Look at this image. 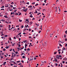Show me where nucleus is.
Masks as SVG:
<instances>
[{
	"mask_svg": "<svg viewBox=\"0 0 67 67\" xmlns=\"http://www.w3.org/2000/svg\"><path fill=\"white\" fill-rule=\"evenodd\" d=\"M5 22V23H7V24H8V23H9V22H8L7 21H6Z\"/></svg>",
	"mask_w": 67,
	"mask_h": 67,
	"instance_id": "19",
	"label": "nucleus"
},
{
	"mask_svg": "<svg viewBox=\"0 0 67 67\" xmlns=\"http://www.w3.org/2000/svg\"><path fill=\"white\" fill-rule=\"evenodd\" d=\"M29 19H26V21H29Z\"/></svg>",
	"mask_w": 67,
	"mask_h": 67,
	"instance_id": "21",
	"label": "nucleus"
},
{
	"mask_svg": "<svg viewBox=\"0 0 67 67\" xmlns=\"http://www.w3.org/2000/svg\"><path fill=\"white\" fill-rule=\"evenodd\" d=\"M61 67H63V64H61Z\"/></svg>",
	"mask_w": 67,
	"mask_h": 67,
	"instance_id": "63",
	"label": "nucleus"
},
{
	"mask_svg": "<svg viewBox=\"0 0 67 67\" xmlns=\"http://www.w3.org/2000/svg\"><path fill=\"white\" fill-rule=\"evenodd\" d=\"M10 65L11 66H13V64H12V63H10Z\"/></svg>",
	"mask_w": 67,
	"mask_h": 67,
	"instance_id": "38",
	"label": "nucleus"
},
{
	"mask_svg": "<svg viewBox=\"0 0 67 67\" xmlns=\"http://www.w3.org/2000/svg\"><path fill=\"white\" fill-rule=\"evenodd\" d=\"M0 26H1V27H3V25H0Z\"/></svg>",
	"mask_w": 67,
	"mask_h": 67,
	"instance_id": "18",
	"label": "nucleus"
},
{
	"mask_svg": "<svg viewBox=\"0 0 67 67\" xmlns=\"http://www.w3.org/2000/svg\"><path fill=\"white\" fill-rule=\"evenodd\" d=\"M56 53H57V52H54V54H56Z\"/></svg>",
	"mask_w": 67,
	"mask_h": 67,
	"instance_id": "24",
	"label": "nucleus"
},
{
	"mask_svg": "<svg viewBox=\"0 0 67 67\" xmlns=\"http://www.w3.org/2000/svg\"><path fill=\"white\" fill-rule=\"evenodd\" d=\"M6 62H5L4 63V64H6Z\"/></svg>",
	"mask_w": 67,
	"mask_h": 67,
	"instance_id": "62",
	"label": "nucleus"
},
{
	"mask_svg": "<svg viewBox=\"0 0 67 67\" xmlns=\"http://www.w3.org/2000/svg\"><path fill=\"white\" fill-rule=\"evenodd\" d=\"M15 14V15H18V13H17L16 14Z\"/></svg>",
	"mask_w": 67,
	"mask_h": 67,
	"instance_id": "64",
	"label": "nucleus"
},
{
	"mask_svg": "<svg viewBox=\"0 0 67 67\" xmlns=\"http://www.w3.org/2000/svg\"><path fill=\"white\" fill-rule=\"evenodd\" d=\"M67 44L66 43V45L65 46V47H67Z\"/></svg>",
	"mask_w": 67,
	"mask_h": 67,
	"instance_id": "34",
	"label": "nucleus"
},
{
	"mask_svg": "<svg viewBox=\"0 0 67 67\" xmlns=\"http://www.w3.org/2000/svg\"><path fill=\"white\" fill-rule=\"evenodd\" d=\"M23 58H25V56L24 55L22 57Z\"/></svg>",
	"mask_w": 67,
	"mask_h": 67,
	"instance_id": "14",
	"label": "nucleus"
},
{
	"mask_svg": "<svg viewBox=\"0 0 67 67\" xmlns=\"http://www.w3.org/2000/svg\"><path fill=\"white\" fill-rule=\"evenodd\" d=\"M1 58L2 59L3 58V57H2V56H1Z\"/></svg>",
	"mask_w": 67,
	"mask_h": 67,
	"instance_id": "49",
	"label": "nucleus"
},
{
	"mask_svg": "<svg viewBox=\"0 0 67 67\" xmlns=\"http://www.w3.org/2000/svg\"><path fill=\"white\" fill-rule=\"evenodd\" d=\"M13 52H14L15 53V51H14V49H13Z\"/></svg>",
	"mask_w": 67,
	"mask_h": 67,
	"instance_id": "36",
	"label": "nucleus"
},
{
	"mask_svg": "<svg viewBox=\"0 0 67 67\" xmlns=\"http://www.w3.org/2000/svg\"><path fill=\"white\" fill-rule=\"evenodd\" d=\"M26 4H28L29 5V2H28L27 3H26Z\"/></svg>",
	"mask_w": 67,
	"mask_h": 67,
	"instance_id": "26",
	"label": "nucleus"
},
{
	"mask_svg": "<svg viewBox=\"0 0 67 67\" xmlns=\"http://www.w3.org/2000/svg\"><path fill=\"white\" fill-rule=\"evenodd\" d=\"M24 1H22L21 2H23V3H24Z\"/></svg>",
	"mask_w": 67,
	"mask_h": 67,
	"instance_id": "50",
	"label": "nucleus"
},
{
	"mask_svg": "<svg viewBox=\"0 0 67 67\" xmlns=\"http://www.w3.org/2000/svg\"><path fill=\"white\" fill-rule=\"evenodd\" d=\"M9 40H10V41H11V38H9Z\"/></svg>",
	"mask_w": 67,
	"mask_h": 67,
	"instance_id": "23",
	"label": "nucleus"
},
{
	"mask_svg": "<svg viewBox=\"0 0 67 67\" xmlns=\"http://www.w3.org/2000/svg\"><path fill=\"white\" fill-rule=\"evenodd\" d=\"M20 34H21V33H19L18 34V35H20Z\"/></svg>",
	"mask_w": 67,
	"mask_h": 67,
	"instance_id": "53",
	"label": "nucleus"
},
{
	"mask_svg": "<svg viewBox=\"0 0 67 67\" xmlns=\"http://www.w3.org/2000/svg\"><path fill=\"white\" fill-rule=\"evenodd\" d=\"M4 17L5 18H8V16H7V15L4 16Z\"/></svg>",
	"mask_w": 67,
	"mask_h": 67,
	"instance_id": "3",
	"label": "nucleus"
},
{
	"mask_svg": "<svg viewBox=\"0 0 67 67\" xmlns=\"http://www.w3.org/2000/svg\"><path fill=\"white\" fill-rule=\"evenodd\" d=\"M65 41H67V39L66 38H65Z\"/></svg>",
	"mask_w": 67,
	"mask_h": 67,
	"instance_id": "44",
	"label": "nucleus"
},
{
	"mask_svg": "<svg viewBox=\"0 0 67 67\" xmlns=\"http://www.w3.org/2000/svg\"><path fill=\"white\" fill-rule=\"evenodd\" d=\"M9 46H6L5 47L6 48H7V49H8V48H9Z\"/></svg>",
	"mask_w": 67,
	"mask_h": 67,
	"instance_id": "5",
	"label": "nucleus"
},
{
	"mask_svg": "<svg viewBox=\"0 0 67 67\" xmlns=\"http://www.w3.org/2000/svg\"><path fill=\"white\" fill-rule=\"evenodd\" d=\"M31 18H33V16H32V15H31L30 16V17L31 18Z\"/></svg>",
	"mask_w": 67,
	"mask_h": 67,
	"instance_id": "31",
	"label": "nucleus"
},
{
	"mask_svg": "<svg viewBox=\"0 0 67 67\" xmlns=\"http://www.w3.org/2000/svg\"><path fill=\"white\" fill-rule=\"evenodd\" d=\"M64 37H66V35H64Z\"/></svg>",
	"mask_w": 67,
	"mask_h": 67,
	"instance_id": "46",
	"label": "nucleus"
},
{
	"mask_svg": "<svg viewBox=\"0 0 67 67\" xmlns=\"http://www.w3.org/2000/svg\"><path fill=\"white\" fill-rule=\"evenodd\" d=\"M12 45L13 46H14V44L13 43H12Z\"/></svg>",
	"mask_w": 67,
	"mask_h": 67,
	"instance_id": "52",
	"label": "nucleus"
},
{
	"mask_svg": "<svg viewBox=\"0 0 67 67\" xmlns=\"http://www.w3.org/2000/svg\"><path fill=\"white\" fill-rule=\"evenodd\" d=\"M44 44H45V45H47V43H46V42H44Z\"/></svg>",
	"mask_w": 67,
	"mask_h": 67,
	"instance_id": "11",
	"label": "nucleus"
},
{
	"mask_svg": "<svg viewBox=\"0 0 67 67\" xmlns=\"http://www.w3.org/2000/svg\"><path fill=\"white\" fill-rule=\"evenodd\" d=\"M19 21L20 22H22V20H20V19H19Z\"/></svg>",
	"mask_w": 67,
	"mask_h": 67,
	"instance_id": "6",
	"label": "nucleus"
},
{
	"mask_svg": "<svg viewBox=\"0 0 67 67\" xmlns=\"http://www.w3.org/2000/svg\"><path fill=\"white\" fill-rule=\"evenodd\" d=\"M33 19H32V20H35V18H33Z\"/></svg>",
	"mask_w": 67,
	"mask_h": 67,
	"instance_id": "57",
	"label": "nucleus"
},
{
	"mask_svg": "<svg viewBox=\"0 0 67 67\" xmlns=\"http://www.w3.org/2000/svg\"><path fill=\"white\" fill-rule=\"evenodd\" d=\"M29 67H31V65H30V64H29Z\"/></svg>",
	"mask_w": 67,
	"mask_h": 67,
	"instance_id": "51",
	"label": "nucleus"
},
{
	"mask_svg": "<svg viewBox=\"0 0 67 67\" xmlns=\"http://www.w3.org/2000/svg\"><path fill=\"white\" fill-rule=\"evenodd\" d=\"M13 6L12 5H11L10 6V7H11V8H12V7H13Z\"/></svg>",
	"mask_w": 67,
	"mask_h": 67,
	"instance_id": "58",
	"label": "nucleus"
},
{
	"mask_svg": "<svg viewBox=\"0 0 67 67\" xmlns=\"http://www.w3.org/2000/svg\"><path fill=\"white\" fill-rule=\"evenodd\" d=\"M42 64L41 65V66H42V65H44V62H43Z\"/></svg>",
	"mask_w": 67,
	"mask_h": 67,
	"instance_id": "16",
	"label": "nucleus"
},
{
	"mask_svg": "<svg viewBox=\"0 0 67 67\" xmlns=\"http://www.w3.org/2000/svg\"><path fill=\"white\" fill-rule=\"evenodd\" d=\"M23 11H25V12H26V9H23Z\"/></svg>",
	"mask_w": 67,
	"mask_h": 67,
	"instance_id": "4",
	"label": "nucleus"
},
{
	"mask_svg": "<svg viewBox=\"0 0 67 67\" xmlns=\"http://www.w3.org/2000/svg\"><path fill=\"white\" fill-rule=\"evenodd\" d=\"M30 23L31 24H33V21H31L30 22Z\"/></svg>",
	"mask_w": 67,
	"mask_h": 67,
	"instance_id": "2",
	"label": "nucleus"
},
{
	"mask_svg": "<svg viewBox=\"0 0 67 67\" xmlns=\"http://www.w3.org/2000/svg\"><path fill=\"white\" fill-rule=\"evenodd\" d=\"M16 55V54H14V56L13 57H15V55Z\"/></svg>",
	"mask_w": 67,
	"mask_h": 67,
	"instance_id": "7",
	"label": "nucleus"
},
{
	"mask_svg": "<svg viewBox=\"0 0 67 67\" xmlns=\"http://www.w3.org/2000/svg\"><path fill=\"white\" fill-rule=\"evenodd\" d=\"M17 30H20V28H18Z\"/></svg>",
	"mask_w": 67,
	"mask_h": 67,
	"instance_id": "39",
	"label": "nucleus"
},
{
	"mask_svg": "<svg viewBox=\"0 0 67 67\" xmlns=\"http://www.w3.org/2000/svg\"><path fill=\"white\" fill-rule=\"evenodd\" d=\"M41 31H39L38 33H41Z\"/></svg>",
	"mask_w": 67,
	"mask_h": 67,
	"instance_id": "41",
	"label": "nucleus"
},
{
	"mask_svg": "<svg viewBox=\"0 0 67 67\" xmlns=\"http://www.w3.org/2000/svg\"><path fill=\"white\" fill-rule=\"evenodd\" d=\"M58 53H59V54H60V52H59Z\"/></svg>",
	"mask_w": 67,
	"mask_h": 67,
	"instance_id": "48",
	"label": "nucleus"
},
{
	"mask_svg": "<svg viewBox=\"0 0 67 67\" xmlns=\"http://www.w3.org/2000/svg\"><path fill=\"white\" fill-rule=\"evenodd\" d=\"M13 38H14L15 40L16 39V37H14Z\"/></svg>",
	"mask_w": 67,
	"mask_h": 67,
	"instance_id": "28",
	"label": "nucleus"
},
{
	"mask_svg": "<svg viewBox=\"0 0 67 67\" xmlns=\"http://www.w3.org/2000/svg\"><path fill=\"white\" fill-rule=\"evenodd\" d=\"M8 36L7 35H6L5 36V37H7Z\"/></svg>",
	"mask_w": 67,
	"mask_h": 67,
	"instance_id": "61",
	"label": "nucleus"
},
{
	"mask_svg": "<svg viewBox=\"0 0 67 67\" xmlns=\"http://www.w3.org/2000/svg\"><path fill=\"white\" fill-rule=\"evenodd\" d=\"M4 35L3 34H2L1 35V36H3Z\"/></svg>",
	"mask_w": 67,
	"mask_h": 67,
	"instance_id": "15",
	"label": "nucleus"
},
{
	"mask_svg": "<svg viewBox=\"0 0 67 67\" xmlns=\"http://www.w3.org/2000/svg\"><path fill=\"white\" fill-rule=\"evenodd\" d=\"M5 50H6V49H5V48H4L3 49V51H5Z\"/></svg>",
	"mask_w": 67,
	"mask_h": 67,
	"instance_id": "12",
	"label": "nucleus"
},
{
	"mask_svg": "<svg viewBox=\"0 0 67 67\" xmlns=\"http://www.w3.org/2000/svg\"><path fill=\"white\" fill-rule=\"evenodd\" d=\"M38 5V4H36V5H35V6H36L37 5Z\"/></svg>",
	"mask_w": 67,
	"mask_h": 67,
	"instance_id": "35",
	"label": "nucleus"
},
{
	"mask_svg": "<svg viewBox=\"0 0 67 67\" xmlns=\"http://www.w3.org/2000/svg\"><path fill=\"white\" fill-rule=\"evenodd\" d=\"M54 60H55L56 62H57V60L56 59Z\"/></svg>",
	"mask_w": 67,
	"mask_h": 67,
	"instance_id": "54",
	"label": "nucleus"
},
{
	"mask_svg": "<svg viewBox=\"0 0 67 67\" xmlns=\"http://www.w3.org/2000/svg\"><path fill=\"white\" fill-rule=\"evenodd\" d=\"M30 49V48H27V51H30V49Z\"/></svg>",
	"mask_w": 67,
	"mask_h": 67,
	"instance_id": "9",
	"label": "nucleus"
},
{
	"mask_svg": "<svg viewBox=\"0 0 67 67\" xmlns=\"http://www.w3.org/2000/svg\"><path fill=\"white\" fill-rule=\"evenodd\" d=\"M36 57H35L34 58V60H36Z\"/></svg>",
	"mask_w": 67,
	"mask_h": 67,
	"instance_id": "40",
	"label": "nucleus"
},
{
	"mask_svg": "<svg viewBox=\"0 0 67 67\" xmlns=\"http://www.w3.org/2000/svg\"><path fill=\"white\" fill-rule=\"evenodd\" d=\"M24 26H23V25H21V28H23Z\"/></svg>",
	"mask_w": 67,
	"mask_h": 67,
	"instance_id": "22",
	"label": "nucleus"
},
{
	"mask_svg": "<svg viewBox=\"0 0 67 67\" xmlns=\"http://www.w3.org/2000/svg\"><path fill=\"white\" fill-rule=\"evenodd\" d=\"M44 63H46V61H44Z\"/></svg>",
	"mask_w": 67,
	"mask_h": 67,
	"instance_id": "55",
	"label": "nucleus"
},
{
	"mask_svg": "<svg viewBox=\"0 0 67 67\" xmlns=\"http://www.w3.org/2000/svg\"><path fill=\"white\" fill-rule=\"evenodd\" d=\"M1 21H3V22H5V20H4L3 19L1 20Z\"/></svg>",
	"mask_w": 67,
	"mask_h": 67,
	"instance_id": "1",
	"label": "nucleus"
},
{
	"mask_svg": "<svg viewBox=\"0 0 67 67\" xmlns=\"http://www.w3.org/2000/svg\"><path fill=\"white\" fill-rule=\"evenodd\" d=\"M60 11H61V10H60V8H59V12H60Z\"/></svg>",
	"mask_w": 67,
	"mask_h": 67,
	"instance_id": "13",
	"label": "nucleus"
},
{
	"mask_svg": "<svg viewBox=\"0 0 67 67\" xmlns=\"http://www.w3.org/2000/svg\"><path fill=\"white\" fill-rule=\"evenodd\" d=\"M4 8V6H3L2 7H1V8Z\"/></svg>",
	"mask_w": 67,
	"mask_h": 67,
	"instance_id": "59",
	"label": "nucleus"
},
{
	"mask_svg": "<svg viewBox=\"0 0 67 67\" xmlns=\"http://www.w3.org/2000/svg\"><path fill=\"white\" fill-rule=\"evenodd\" d=\"M27 46V44H25V46L26 47Z\"/></svg>",
	"mask_w": 67,
	"mask_h": 67,
	"instance_id": "29",
	"label": "nucleus"
},
{
	"mask_svg": "<svg viewBox=\"0 0 67 67\" xmlns=\"http://www.w3.org/2000/svg\"><path fill=\"white\" fill-rule=\"evenodd\" d=\"M65 63V62L64 61H63L62 62V63H63V64H64V63Z\"/></svg>",
	"mask_w": 67,
	"mask_h": 67,
	"instance_id": "30",
	"label": "nucleus"
},
{
	"mask_svg": "<svg viewBox=\"0 0 67 67\" xmlns=\"http://www.w3.org/2000/svg\"><path fill=\"white\" fill-rule=\"evenodd\" d=\"M59 44L60 46H62V45H61V44L60 43H59Z\"/></svg>",
	"mask_w": 67,
	"mask_h": 67,
	"instance_id": "17",
	"label": "nucleus"
},
{
	"mask_svg": "<svg viewBox=\"0 0 67 67\" xmlns=\"http://www.w3.org/2000/svg\"><path fill=\"white\" fill-rule=\"evenodd\" d=\"M60 49H59L58 50V52H59V51H60Z\"/></svg>",
	"mask_w": 67,
	"mask_h": 67,
	"instance_id": "37",
	"label": "nucleus"
},
{
	"mask_svg": "<svg viewBox=\"0 0 67 67\" xmlns=\"http://www.w3.org/2000/svg\"><path fill=\"white\" fill-rule=\"evenodd\" d=\"M35 2H34L32 3V4H35Z\"/></svg>",
	"mask_w": 67,
	"mask_h": 67,
	"instance_id": "47",
	"label": "nucleus"
},
{
	"mask_svg": "<svg viewBox=\"0 0 67 67\" xmlns=\"http://www.w3.org/2000/svg\"><path fill=\"white\" fill-rule=\"evenodd\" d=\"M65 48H63V50H65Z\"/></svg>",
	"mask_w": 67,
	"mask_h": 67,
	"instance_id": "56",
	"label": "nucleus"
},
{
	"mask_svg": "<svg viewBox=\"0 0 67 67\" xmlns=\"http://www.w3.org/2000/svg\"><path fill=\"white\" fill-rule=\"evenodd\" d=\"M10 26H11L10 25H9V29H10Z\"/></svg>",
	"mask_w": 67,
	"mask_h": 67,
	"instance_id": "45",
	"label": "nucleus"
},
{
	"mask_svg": "<svg viewBox=\"0 0 67 67\" xmlns=\"http://www.w3.org/2000/svg\"><path fill=\"white\" fill-rule=\"evenodd\" d=\"M23 42H24V43H25V42H27V41L26 40V41H23Z\"/></svg>",
	"mask_w": 67,
	"mask_h": 67,
	"instance_id": "20",
	"label": "nucleus"
},
{
	"mask_svg": "<svg viewBox=\"0 0 67 67\" xmlns=\"http://www.w3.org/2000/svg\"><path fill=\"white\" fill-rule=\"evenodd\" d=\"M4 10V9H1V10Z\"/></svg>",
	"mask_w": 67,
	"mask_h": 67,
	"instance_id": "60",
	"label": "nucleus"
},
{
	"mask_svg": "<svg viewBox=\"0 0 67 67\" xmlns=\"http://www.w3.org/2000/svg\"><path fill=\"white\" fill-rule=\"evenodd\" d=\"M32 7V5H30L28 7V8H31V7Z\"/></svg>",
	"mask_w": 67,
	"mask_h": 67,
	"instance_id": "8",
	"label": "nucleus"
},
{
	"mask_svg": "<svg viewBox=\"0 0 67 67\" xmlns=\"http://www.w3.org/2000/svg\"><path fill=\"white\" fill-rule=\"evenodd\" d=\"M11 59L10 60H12V59H13V58H11Z\"/></svg>",
	"mask_w": 67,
	"mask_h": 67,
	"instance_id": "33",
	"label": "nucleus"
},
{
	"mask_svg": "<svg viewBox=\"0 0 67 67\" xmlns=\"http://www.w3.org/2000/svg\"><path fill=\"white\" fill-rule=\"evenodd\" d=\"M45 9H43L42 10L43 11H45Z\"/></svg>",
	"mask_w": 67,
	"mask_h": 67,
	"instance_id": "43",
	"label": "nucleus"
},
{
	"mask_svg": "<svg viewBox=\"0 0 67 67\" xmlns=\"http://www.w3.org/2000/svg\"><path fill=\"white\" fill-rule=\"evenodd\" d=\"M55 64H56V65H55L56 66H57L58 65V64L57 63H55Z\"/></svg>",
	"mask_w": 67,
	"mask_h": 67,
	"instance_id": "42",
	"label": "nucleus"
},
{
	"mask_svg": "<svg viewBox=\"0 0 67 67\" xmlns=\"http://www.w3.org/2000/svg\"><path fill=\"white\" fill-rule=\"evenodd\" d=\"M39 9L40 10H41V9H42V8L41 7H39Z\"/></svg>",
	"mask_w": 67,
	"mask_h": 67,
	"instance_id": "25",
	"label": "nucleus"
},
{
	"mask_svg": "<svg viewBox=\"0 0 67 67\" xmlns=\"http://www.w3.org/2000/svg\"><path fill=\"white\" fill-rule=\"evenodd\" d=\"M56 58H58V59H59V57H56Z\"/></svg>",
	"mask_w": 67,
	"mask_h": 67,
	"instance_id": "27",
	"label": "nucleus"
},
{
	"mask_svg": "<svg viewBox=\"0 0 67 67\" xmlns=\"http://www.w3.org/2000/svg\"><path fill=\"white\" fill-rule=\"evenodd\" d=\"M36 25L37 26H39V24H36Z\"/></svg>",
	"mask_w": 67,
	"mask_h": 67,
	"instance_id": "10",
	"label": "nucleus"
},
{
	"mask_svg": "<svg viewBox=\"0 0 67 67\" xmlns=\"http://www.w3.org/2000/svg\"><path fill=\"white\" fill-rule=\"evenodd\" d=\"M58 56L59 57H62V55H58Z\"/></svg>",
	"mask_w": 67,
	"mask_h": 67,
	"instance_id": "32",
	"label": "nucleus"
}]
</instances>
